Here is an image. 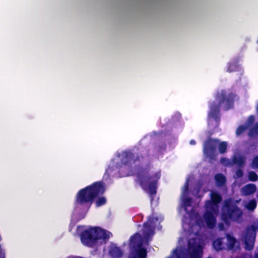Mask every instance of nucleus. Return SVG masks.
Listing matches in <instances>:
<instances>
[{
  "label": "nucleus",
  "instance_id": "1",
  "mask_svg": "<svg viewBox=\"0 0 258 258\" xmlns=\"http://www.w3.org/2000/svg\"><path fill=\"white\" fill-rule=\"evenodd\" d=\"M156 218H150L148 222L144 224L143 229V238L141 235L137 233L131 239L130 247L131 252L129 258H146V246L150 237L154 234V228Z\"/></svg>",
  "mask_w": 258,
  "mask_h": 258
},
{
  "label": "nucleus",
  "instance_id": "2",
  "mask_svg": "<svg viewBox=\"0 0 258 258\" xmlns=\"http://www.w3.org/2000/svg\"><path fill=\"white\" fill-rule=\"evenodd\" d=\"M211 201H207L205 204L206 213L203 217V220L198 222V225L190 226L188 224V220L186 218L183 220V228L185 230L194 232V229L199 226H207L210 228L214 227L216 223V217L218 214V205L221 201L220 195L216 192L212 191L211 194Z\"/></svg>",
  "mask_w": 258,
  "mask_h": 258
},
{
  "label": "nucleus",
  "instance_id": "3",
  "mask_svg": "<svg viewBox=\"0 0 258 258\" xmlns=\"http://www.w3.org/2000/svg\"><path fill=\"white\" fill-rule=\"evenodd\" d=\"M111 233L97 227L89 228L81 234L82 242L88 246H94L102 243L104 240L109 238Z\"/></svg>",
  "mask_w": 258,
  "mask_h": 258
},
{
  "label": "nucleus",
  "instance_id": "4",
  "mask_svg": "<svg viewBox=\"0 0 258 258\" xmlns=\"http://www.w3.org/2000/svg\"><path fill=\"white\" fill-rule=\"evenodd\" d=\"M104 188L100 182H97L81 190L78 194L76 203L80 205H87L89 208L95 197L102 194Z\"/></svg>",
  "mask_w": 258,
  "mask_h": 258
},
{
  "label": "nucleus",
  "instance_id": "5",
  "mask_svg": "<svg viewBox=\"0 0 258 258\" xmlns=\"http://www.w3.org/2000/svg\"><path fill=\"white\" fill-rule=\"evenodd\" d=\"M242 214L241 210L231 200L225 202L222 210L221 218L226 224H228L229 221H238Z\"/></svg>",
  "mask_w": 258,
  "mask_h": 258
},
{
  "label": "nucleus",
  "instance_id": "6",
  "mask_svg": "<svg viewBox=\"0 0 258 258\" xmlns=\"http://www.w3.org/2000/svg\"><path fill=\"white\" fill-rule=\"evenodd\" d=\"M218 146L219 151L224 153L226 151L227 144L225 142H220L218 140H209L204 144V152L205 155L212 158L216 153V148Z\"/></svg>",
  "mask_w": 258,
  "mask_h": 258
},
{
  "label": "nucleus",
  "instance_id": "7",
  "mask_svg": "<svg viewBox=\"0 0 258 258\" xmlns=\"http://www.w3.org/2000/svg\"><path fill=\"white\" fill-rule=\"evenodd\" d=\"M160 175L157 174L155 176H150L148 173L140 175L139 181L143 188L151 195L156 194V183Z\"/></svg>",
  "mask_w": 258,
  "mask_h": 258
},
{
  "label": "nucleus",
  "instance_id": "8",
  "mask_svg": "<svg viewBox=\"0 0 258 258\" xmlns=\"http://www.w3.org/2000/svg\"><path fill=\"white\" fill-rule=\"evenodd\" d=\"M225 93L224 91H221L220 93H218L216 100L213 104L210 106V112L209 113V116L210 117L215 118L217 113L218 112L219 107L220 105L223 104L225 109H228L232 105V101L231 100V96L229 97L230 99L224 98V96Z\"/></svg>",
  "mask_w": 258,
  "mask_h": 258
},
{
  "label": "nucleus",
  "instance_id": "9",
  "mask_svg": "<svg viewBox=\"0 0 258 258\" xmlns=\"http://www.w3.org/2000/svg\"><path fill=\"white\" fill-rule=\"evenodd\" d=\"M203 245L200 238L190 239L188 241V256L189 258H202Z\"/></svg>",
  "mask_w": 258,
  "mask_h": 258
},
{
  "label": "nucleus",
  "instance_id": "10",
  "mask_svg": "<svg viewBox=\"0 0 258 258\" xmlns=\"http://www.w3.org/2000/svg\"><path fill=\"white\" fill-rule=\"evenodd\" d=\"M256 231H258V220L254 223L251 227L246 230L244 234L245 247L247 250H251L253 248Z\"/></svg>",
  "mask_w": 258,
  "mask_h": 258
},
{
  "label": "nucleus",
  "instance_id": "11",
  "mask_svg": "<svg viewBox=\"0 0 258 258\" xmlns=\"http://www.w3.org/2000/svg\"><path fill=\"white\" fill-rule=\"evenodd\" d=\"M236 243V239L230 235L225 237L219 238L213 242V246L217 250L223 249H231Z\"/></svg>",
  "mask_w": 258,
  "mask_h": 258
},
{
  "label": "nucleus",
  "instance_id": "12",
  "mask_svg": "<svg viewBox=\"0 0 258 258\" xmlns=\"http://www.w3.org/2000/svg\"><path fill=\"white\" fill-rule=\"evenodd\" d=\"M188 179H187L186 182L185 183V185L182 189V193L181 196V205L183 207V210L186 211L187 213L189 211V210L187 209L191 206L190 199L188 197Z\"/></svg>",
  "mask_w": 258,
  "mask_h": 258
},
{
  "label": "nucleus",
  "instance_id": "13",
  "mask_svg": "<svg viewBox=\"0 0 258 258\" xmlns=\"http://www.w3.org/2000/svg\"><path fill=\"white\" fill-rule=\"evenodd\" d=\"M256 186L253 184H248L241 189L242 194L245 196L251 195L255 192Z\"/></svg>",
  "mask_w": 258,
  "mask_h": 258
},
{
  "label": "nucleus",
  "instance_id": "14",
  "mask_svg": "<svg viewBox=\"0 0 258 258\" xmlns=\"http://www.w3.org/2000/svg\"><path fill=\"white\" fill-rule=\"evenodd\" d=\"M109 253L112 257L115 258L120 257L122 254L121 250L115 245L111 246Z\"/></svg>",
  "mask_w": 258,
  "mask_h": 258
},
{
  "label": "nucleus",
  "instance_id": "15",
  "mask_svg": "<svg viewBox=\"0 0 258 258\" xmlns=\"http://www.w3.org/2000/svg\"><path fill=\"white\" fill-rule=\"evenodd\" d=\"M245 161V159L243 157L241 156L240 155H237L235 156L233 159V162L235 164H237V165L241 166L244 164Z\"/></svg>",
  "mask_w": 258,
  "mask_h": 258
},
{
  "label": "nucleus",
  "instance_id": "16",
  "mask_svg": "<svg viewBox=\"0 0 258 258\" xmlns=\"http://www.w3.org/2000/svg\"><path fill=\"white\" fill-rule=\"evenodd\" d=\"M215 178L216 181V183L218 186L223 185L226 180L225 177L221 174L216 175Z\"/></svg>",
  "mask_w": 258,
  "mask_h": 258
},
{
  "label": "nucleus",
  "instance_id": "17",
  "mask_svg": "<svg viewBox=\"0 0 258 258\" xmlns=\"http://www.w3.org/2000/svg\"><path fill=\"white\" fill-rule=\"evenodd\" d=\"M245 206L246 208L249 210H253L256 206V201L254 200H251L247 204H245Z\"/></svg>",
  "mask_w": 258,
  "mask_h": 258
},
{
  "label": "nucleus",
  "instance_id": "18",
  "mask_svg": "<svg viewBox=\"0 0 258 258\" xmlns=\"http://www.w3.org/2000/svg\"><path fill=\"white\" fill-rule=\"evenodd\" d=\"M106 203V199L104 197L99 198L96 202L97 207L104 205Z\"/></svg>",
  "mask_w": 258,
  "mask_h": 258
},
{
  "label": "nucleus",
  "instance_id": "19",
  "mask_svg": "<svg viewBox=\"0 0 258 258\" xmlns=\"http://www.w3.org/2000/svg\"><path fill=\"white\" fill-rule=\"evenodd\" d=\"M248 178L250 180L254 181L256 180L257 175L255 172L251 171L248 174Z\"/></svg>",
  "mask_w": 258,
  "mask_h": 258
},
{
  "label": "nucleus",
  "instance_id": "20",
  "mask_svg": "<svg viewBox=\"0 0 258 258\" xmlns=\"http://www.w3.org/2000/svg\"><path fill=\"white\" fill-rule=\"evenodd\" d=\"M247 126H243V125H242V126H240L237 129V131H236V134L237 135H240L245 129L246 128H247Z\"/></svg>",
  "mask_w": 258,
  "mask_h": 258
},
{
  "label": "nucleus",
  "instance_id": "21",
  "mask_svg": "<svg viewBox=\"0 0 258 258\" xmlns=\"http://www.w3.org/2000/svg\"><path fill=\"white\" fill-rule=\"evenodd\" d=\"M257 134H258V126L256 127L255 128H253V129L251 130L249 133V136H251V137H253Z\"/></svg>",
  "mask_w": 258,
  "mask_h": 258
},
{
  "label": "nucleus",
  "instance_id": "22",
  "mask_svg": "<svg viewBox=\"0 0 258 258\" xmlns=\"http://www.w3.org/2000/svg\"><path fill=\"white\" fill-rule=\"evenodd\" d=\"M252 167L253 168H258V156L254 158L252 163Z\"/></svg>",
  "mask_w": 258,
  "mask_h": 258
},
{
  "label": "nucleus",
  "instance_id": "23",
  "mask_svg": "<svg viewBox=\"0 0 258 258\" xmlns=\"http://www.w3.org/2000/svg\"><path fill=\"white\" fill-rule=\"evenodd\" d=\"M237 66L234 64L233 65H230L229 67V68L228 69V71L230 72L232 71H235L237 70Z\"/></svg>",
  "mask_w": 258,
  "mask_h": 258
},
{
  "label": "nucleus",
  "instance_id": "24",
  "mask_svg": "<svg viewBox=\"0 0 258 258\" xmlns=\"http://www.w3.org/2000/svg\"><path fill=\"white\" fill-rule=\"evenodd\" d=\"M221 162L225 165H228L230 164V162L228 159H226L225 158H222L221 159Z\"/></svg>",
  "mask_w": 258,
  "mask_h": 258
},
{
  "label": "nucleus",
  "instance_id": "25",
  "mask_svg": "<svg viewBox=\"0 0 258 258\" xmlns=\"http://www.w3.org/2000/svg\"><path fill=\"white\" fill-rule=\"evenodd\" d=\"M242 175L243 172L241 170H238L236 172V176L237 178L241 177Z\"/></svg>",
  "mask_w": 258,
  "mask_h": 258
},
{
  "label": "nucleus",
  "instance_id": "26",
  "mask_svg": "<svg viewBox=\"0 0 258 258\" xmlns=\"http://www.w3.org/2000/svg\"><path fill=\"white\" fill-rule=\"evenodd\" d=\"M254 117L252 116H251L249 117L248 120V122L249 124H252L253 122L254 121Z\"/></svg>",
  "mask_w": 258,
  "mask_h": 258
},
{
  "label": "nucleus",
  "instance_id": "27",
  "mask_svg": "<svg viewBox=\"0 0 258 258\" xmlns=\"http://www.w3.org/2000/svg\"><path fill=\"white\" fill-rule=\"evenodd\" d=\"M200 187L198 186L193 191L194 195H198L199 192Z\"/></svg>",
  "mask_w": 258,
  "mask_h": 258
},
{
  "label": "nucleus",
  "instance_id": "28",
  "mask_svg": "<svg viewBox=\"0 0 258 258\" xmlns=\"http://www.w3.org/2000/svg\"><path fill=\"white\" fill-rule=\"evenodd\" d=\"M219 229L220 230H222L224 229V227L223 226H222L221 224H219Z\"/></svg>",
  "mask_w": 258,
  "mask_h": 258
},
{
  "label": "nucleus",
  "instance_id": "29",
  "mask_svg": "<svg viewBox=\"0 0 258 258\" xmlns=\"http://www.w3.org/2000/svg\"><path fill=\"white\" fill-rule=\"evenodd\" d=\"M190 144L191 145H195L196 144V142L194 140H191L190 142Z\"/></svg>",
  "mask_w": 258,
  "mask_h": 258
},
{
  "label": "nucleus",
  "instance_id": "30",
  "mask_svg": "<svg viewBox=\"0 0 258 258\" xmlns=\"http://www.w3.org/2000/svg\"><path fill=\"white\" fill-rule=\"evenodd\" d=\"M188 214L189 215V218L191 219V220L193 221L194 219H193L192 216L190 214Z\"/></svg>",
  "mask_w": 258,
  "mask_h": 258
},
{
  "label": "nucleus",
  "instance_id": "31",
  "mask_svg": "<svg viewBox=\"0 0 258 258\" xmlns=\"http://www.w3.org/2000/svg\"><path fill=\"white\" fill-rule=\"evenodd\" d=\"M83 227L82 226H79L78 228L79 230H80V229H83Z\"/></svg>",
  "mask_w": 258,
  "mask_h": 258
},
{
  "label": "nucleus",
  "instance_id": "32",
  "mask_svg": "<svg viewBox=\"0 0 258 258\" xmlns=\"http://www.w3.org/2000/svg\"><path fill=\"white\" fill-rule=\"evenodd\" d=\"M255 258H258V254L255 255Z\"/></svg>",
  "mask_w": 258,
  "mask_h": 258
},
{
  "label": "nucleus",
  "instance_id": "33",
  "mask_svg": "<svg viewBox=\"0 0 258 258\" xmlns=\"http://www.w3.org/2000/svg\"><path fill=\"white\" fill-rule=\"evenodd\" d=\"M257 110L258 111V104H257Z\"/></svg>",
  "mask_w": 258,
  "mask_h": 258
}]
</instances>
